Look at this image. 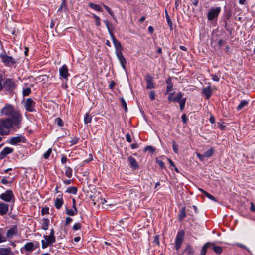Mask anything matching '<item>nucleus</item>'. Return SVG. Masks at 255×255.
Masks as SVG:
<instances>
[{
    "mask_svg": "<svg viewBox=\"0 0 255 255\" xmlns=\"http://www.w3.org/2000/svg\"><path fill=\"white\" fill-rule=\"evenodd\" d=\"M0 199L7 202H13L15 200L14 195L10 190H7L4 193L0 194Z\"/></svg>",
    "mask_w": 255,
    "mask_h": 255,
    "instance_id": "3",
    "label": "nucleus"
},
{
    "mask_svg": "<svg viewBox=\"0 0 255 255\" xmlns=\"http://www.w3.org/2000/svg\"><path fill=\"white\" fill-rule=\"evenodd\" d=\"M126 140L129 143H131L132 142V139H131V138L130 137V135L129 133H127L126 134Z\"/></svg>",
    "mask_w": 255,
    "mask_h": 255,
    "instance_id": "55",
    "label": "nucleus"
},
{
    "mask_svg": "<svg viewBox=\"0 0 255 255\" xmlns=\"http://www.w3.org/2000/svg\"><path fill=\"white\" fill-rule=\"evenodd\" d=\"M128 161L129 162L130 166L131 168L136 169L138 167V164L136 162V159L132 156H129L128 157Z\"/></svg>",
    "mask_w": 255,
    "mask_h": 255,
    "instance_id": "19",
    "label": "nucleus"
},
{
    "mask_svg": "<svg viewBox=\"0 0 255 255\" xmlns=\"http://www.w3.org/2000/svg\"><path fill=\"white\" fill-rule=\"evenodd\" d=\"M149 97L150 98L154 100L155 99V94L154 91H151L149 93Z\"/></svg>",
    "mask_w": 255,
    "mask_h": 255,
    "instance_id": "51",
    "label": "nucleus"
},
{
    "mask_svg": "<svg viewBox=\"0 0 255 255\" xmlns=\"http://www.w3.org/2000/svg\"><path fill=\"white\" fill-rule=\"evenodd\" d=\"M153 242L154 243H155L156 244H157V245H159V240L158 236H155Z\"/></svg>",
    "mask_w": 255,
    "mask_h": 255,
    "instance_id": "60",
    "label": "nucleus"
},
{
    "mask_svg": "<svg viewBox=\"0 0 255 255\" xmlns=\"http://www.w3.org/2000/svg\"><path fill=\"white\" fill-rule=\"evenodd\" d=\"M181 118L182 119L183 122L184 124L186 123L187 121V119L186 118V116L185 114L182 115V116H181Z\"/></svg>",
    "mask_w": 255,
    "mask_h": 255,
    "instance_id": "61",
    "label": "nucleus"
},
{
    "mask_svg": "<svg viewBox=\"0 0 255 255\" xmlns=\"http://www.w3.org/2000/svg\"><path fill=\"white\" fill-rule=\"evenodd\" d=\"M0 113L1 115H5L10 117L13 122L15 123H19L22 119L21 116L19 112L14 109L13 107L10 104H6L1 110Z\"/></svg>",
    "mask_w": 255,
    "mask_h": 255,
    "instance_id": "1",
    "label": "nucleus"
},
{
    "mask_svg": "<svg viewBox=\"0 0 255 255\" xmlns=\"http://www.w3.org/2000/svg\"><path fill=\"white\" fill-rule=\"evenodd\" d=\"M110 36L116 49L115 53L122 52L123 47L121 43L116 39L115 36L112 32H110Z\"/></svg>",
    "mask_w": 255,
    "mask_h": 255,
    "instance_id": "9",
    "label": "nucleus"
},
{
    "mask_svg": "<svg viewBox=\"0 0 255 255\" xmlns=\"http://www.w3.org/2000/svg\"><path fill=\"white\" fill-rule=\"evenodd\" d=\"M211 76L212 77V79L214 81L218 82L219 81V78L216 75L212 74L211 75Z\"/></svg>",
    "mask_w": 255,
    "mask_h": 255,
    "instance_id": "53",
    "label": "nucleus"
},
{
    "mask_svg": "<svg viewBox=\"0 0 255 255\" xmlns=\"http://www.w3.org/2000/svg\"><path fill=\"white\" fill-rule=\"evenodd\" d=\"M65 174L67 177L71 178L72 176L73 171L70 167H65Z\"/></svg>",
    "mask_w": 255,
    "mask_h": 255,
    "instance_id": "28",
    "label": "nucleus"
},
{
    "mask_svg": "<svg viewBox=\"0 0 255 255\" xmlns=\"http://www.w3.org/2000/svg\"><path fill=\"white\" fill-rule=\"evenodd\" d=\"M211 246L210 247H211L212 248V249L214 250V251L217 254H220L222 253V251H223V250H222V247H220V246H216L215 245L214 243H211Z\"/></svg>",
    "mask_w": 255,
    "mask_h": 255,
    "instance_id": "22",
    "label": "nucleus"
},
{
    "mask_svg": "<svg viewBox=\"0 0 255 255\" xmlns=\"http://www.w3.org/2000/svg\"><path fill=\"white\" fill-rule=\"evenodd\" d=\"M104 23H105L106 27L109 32V33H110V32H111L110 31V28L109 26V21L107 20H104Z\"/></svg>",
    "mask_w": 255,
    "mask_h": 255,
    "instance_id": "63",
    "label": "nucleus"
},
{
    "mask_svg": "<svg viewBox=\"0 0 255 255\" xmlns=\"http://www.w3.org/2000/svg\"><path fill=\"white\" fill-rule=\"evenodd\" d=\"M77 212H78V211H77V209H67L66 210V213L69 216H74V215H76L77 213Z\"/></svg>",
    "mask_w": 255,
    "mask_h": 255,
    "instance_id": "31",
    "label": "nucleus"
},
{
    "mask_svg": "<svg viewBox=\"0 0 255 255\" xmlns=\"http://www.w3.org/2000/svg\"><path fill=\"white\" fill-rule=\"evenodd\" d=\"M174 94V92H173V93H169L168 94V99L169 101H172L173 102V96Z\"/></svg>",
    "mask_w": 255,
    "mask_h": 255,
    "instance_id": "56",
    "label": "nucleus"
},
{
    "mask_svg": "<svg viewBox=\"0 0 255 255\" xmlns=\"http://www.w3.org/2000/svg\"><path fill=\"white\" fill-rule=\"evenodd\" d=\"M13 149L10 147L4 148L0 152V159L4 158L7 155L12 153Z\"/></svg>",
    "mask_w": 255,
    "mask_h": 255,
    "instance_id": "17",
    "label": "nucleus"
},
{
    "mask_svg": "<svg viewBox=\"0 0 255 255\" xmlns=\"http://www.w3.org/2000/svg\"><path fill=\"white\" fill-rule=\"evenodd\" d=\"M59 74L61 78L67 80L68 77L69 76L68 69L67 65H63L59 69Z\"/></svg>",
    "mask_w": 255,
    "mask_h": 255,
    "instance_id": "11",
    "label": "nucleus"
},
{
    "mask_svg": "<svg viewBox=\"0 0 255 255\" xmlns=\"http://www.w3.org/2000/svg\"><path fill=\"white\" fill-rule=\"evenodd\" d=\"M25 140L26 139L23 136L20 135L12 137L10 140L9 143L12 145H16L20 142L25 143Z\"/></svg>",
    "mask_w": 255,
    "mask_h": 255,
    "instance_id": "12",
    "label": "nucleus"
},
{
    "mask_svg": "<svg viewBox=\"0 0 255 255\" xmlns=\"http://www.w3.org/2000/svg\"><path fill=\"white\" fill-rule=\"evenodd\" d=\"M211 245H212L211 242H208L204 244L201 251V255H205L207 249L210 248Z\"/></svg>",
    "mask_w": 255,
    "mask_h": 255,
    "instance_id": "25",
    "label": "nucleus"
},
{
    "mask_svg": "<svg viewBox=\"0 0 255 255\" xmlns=\"http://www.w3.org/2000/svg\"><path fill=\"white\" fill-rule=\"evenodd\" d=\"M186 216V213H185V208H183L181 211L180 213L179 214V219L180 220H182L184 218H185Z\"/></svg>",
    "mask_w": 255,
    "mask_h": 255,
    "instance_id": "39",
    "label": "nucleus"
},
{
    "mask_svg": "<svg viewBox=\"0 0 255 255\" xmlns=\"http://www.w3.org/2000/svg\"><path fill=\"white\" fill-rule=\"evenodd\" d=\"M183 98V94L181 92H178L175 96L173 97V102H178L181 101Z\"/></svg>",
    "mask_w": 255,
    "mask_h": 255,
    "instance_id": "27",
    "label": "nucleus"
},
{
    "mask_svg": "<svg viewBox=\"0 0 255 255\" xmlns=\"http://www.w3.org/2000/svg\"><path fill=\"white\" fill-rule=\"evenodd\" d=\"M145 80L147 83V89H152L154 88V84L153 82L152 78L151 76L147 75L145 77Z\"/></svg>",
    "mask_w": 255,
    "mask_h": 255,
    "instance_id": "18",
    "label": "nucleus"
},
{
    "mask_svg": "<svg viewBox=\"0 0 255 255\" xmlns=\"http://www.w3.org/2000/svg\"><path fill=\"white\" fill-rule=\"evenodd\" d=\"M39 246V243L37 241H34L33 242H28L26 243L23 248L27 252H32L38 248Z\"/></svg>",
    "mask_w": 255,
    "mask_h": 255,
    "instance_id": "8",
    "label": "nucleus"
},
{
    "mask_svg": "<svg viewBox=\"0 0 255 255\" xmlns=\"http://www.w3.org/2000/svg\"><path fill=\"white\" fill-rule=\"evenodd\" d=\"M145 151H147V150H149L150 151V152H154L155 151V149L152 147V146H147L145 148Z\"/></svg>",
    "mask_w": 255,
    "mask_h": 255,
    "instance_id": "52",
    "label": "nucleus"
},
{
    "mask_svg": "<svg viewBox=\"0 0 255 255\" xmlns=\"http://www.w3.org/2000/svg\"><path fill=\"white\" fill-rule=\"evenodd\" d=\"M3 81V76L2 75H0V91L1 90L3 87L2 82Z\"/></svg>",
    "mask_w": 255,
    "mask_h": 255,
    "instance_id": "58",
    "label": "nucleus"
},
{
    "mask_svg": "<svg viewBox=\"0 0 255 255\" xmlns=\"http://www.w3.org/2000/svg\"><path fill=\"white\" fill-rule=\"evenodd\" d=\"M202 92L205 94L207 99H209L212 94V90L210 86L202 89Z\"/></svg>",
    "mask_w": 255,
    "mask_h": 255,
    "instance_id": "20",
    "label": "nucleus"
},
{
    "mask_svg": "<svg viewBox=\"0 0 255 255\" xmlns=\"http://www.w3.org/2000/svg\"><path fill=\"white\" fill-rule=\"evenodd\" d=\"M156 163L158 164V165L159 166V167L161 169H163L164 168V163L162 161L159 160H156Z\"/></svg>",
    "mask_w": 255,
    "mask_h": 255,
    "instance_id": "50",
    "label": "nucleus"
},
{
    "mask_svg": "<svg viewBox=\"0 0 255 255\" xmlns=\"http://www.w3.org/2000/svg\"><path fill=\"white\" fill-rule=\"evenodd\" d=\"M9 210V205L0 201V215L6 214Z\"/></svg>",
    "mask_w": 255,
    "mask_h": 255,
    "instance_id": "15",
    "label": "nucleus"
},
{
    "mask_svg": "<svg viewBox=\"0 0 255 255\" xmlns=\"http://www.w3.org/2000/svg\"><path fill=\"white\" fill-rule=\"evenodd\" d=\"M35 102L31 98H27L24 103V106L26 110L29 112L35 111Z\"/></svg>",
    "mask_w": 255,
    "mask_h": 255,
    "instance_id": "7",
    "label": "nucleus"
},
{
    "mask_svg": "<svg viewBox=\"0 0 255 255\" xmlns=\"http://www.w3.org/2000/svg\"><path fill=\"white\" fill-rule=\"evenodd\" d=\"M44 240L41 241L42 248L43 249L47 248L50 244H52L55 242V238L54 236L52 235H44Z\"/></svg>",
    "mask_w": 255,
    "mask_h": 255,
    "instance_id": "6",
    "label": "nucleus"
},
{
    "mask_svg": "<svg viewBox=\"0 0 255 255\" xmlns=\"http://www.w3.org/2000/svg\"><path fill=\"white\" fill-rule=\"evenodd\" d=\"M116 55L118 59V60L120 61V63L122 67V68L125 70L126 69V60L124 57L122 52H118L117 53H116Z\"/></svg>",
    "mask_w": 255,
    "mask_h": 255,
    "instance_id": "16",
    "label": "nucleus"
},
{
    "mask_svg": "<svg viewBox=\"0 0 255 255\" xmlns=\"http://www.w3.org/2000/svg\"><path fill=\"white\" fill-rule=\"evenodd\" d=\"M89 5L91 8L94 9L95 10L101 11L102 10L101 6L99 5L90 3H89Z\"/></svg>",
    "mask_w": 255,
    "mask_h": 255,
    "instance_id": "29",
    "label": "nucleus"
},
{
    "mask_svg": "<svg viewBox=\"0 0 255 255\" xmlns=\"http://www.w3.org/2000/svg\"><path fill=\"white\" fill-rule=\"evenodd\" d=\"M5 231L3 228L0 229V243L4 242L6 241V236H5Z\"/></svg>",
    "mask_w": 255,
    "mask_h": 255,
    "instance_id": "23",
    "label": "nucleus"
},
{
    "mask_svg": "<svg viewBox=\"0 0 255 255\" xmlns=\"http://www.w3.org/2000/svg\"><path fill=\"white\" fill-rule=\"evenodd\" d=\"M78 141V138H75V139H72L71 141V143L72 145H74V144H76L77 143Z\"/></svg>",
    "mask_w": 255,
    "mask_h": 255,
    "instance_id": "64",
    "label": "nucleus"
},
{
    "mask_svg": "<svg viewBox=\"0 0 255 255\" xmlns=\"http://www.w3.org/2000/svg\"><path fill=\"white\" fill-rule=\"evenodd\" d=\"M248 104V101L247 100H242L239 105L238 106L237 109L238 110H240L242 109L243 107L247 106Z\"/></svg>",
    "mask_w": 255,
    "mask_h": 255,
    "instance_id": "30",
    "label": "nucleus"
},
{
    "mask_svg": "<svg viewBox=\"0 0 255 255\" xmlns=\"http://www.w3.org/2000/svg\"><path fill=\"white\" fill-rule=\"evenodd\" d=\"M1 183L3 184L6 185L9 183L10 182L7 180L6 177H3L1 180Z\"/></svg>",
    "mask_w": 255,
    "mask_h": 255,
    "instance_id": "59",
    "label": "nucleus"
},
{
    "mask_svg": "<svg viewBox=\"0 0 255 255\" xmlns=\"http://www.w3.org/2000/svg\"><path fill=\"white\" fill-rule=\"evenodd\" d=\"M120 100H121V102L122 105L123 107L124 108L125 111H127L128 107H127V105L126 101L124 100V99L123 98H121Z\"/></svg>",
    "mask_w": 255,
    "mask_h": 255,
    "instance_id": "47",
    "label": "nucleus"
},
{
    "mask_svg": "<svg viewBox=\"0 0 255 255\" xmlns=\"http://www.w3.org/2000/svg\"><path fill=\"white\" fill-rule=\"evenodd\" d=\"M55 123L60 127L63 126V123L62 119L60 118H57L55 119Z\"/></svg>",
    "mask_w": 255,
    "mask_h": 255,
    "instance_id": "46",
    "label": "nucleus"
},
{
    "mask_svg": "<svg viewBox=\"0 0 255 255\" xmlns=\"http://www.w3.org/2000/svg\"><path fill=\"white\" fill-rule=\"evenodd\" d=\"M180 104V108L181 110H182L185 106V102H186V98H183L181 101L178 102Z\"/></svg>",
    "mask_w": 255,
    "mask_h": 255,
    "instance_id": "45",
    "label": "nucleus"
},
{
    "mask_svg": "<svg viewBox=\"0 0 255 255\" xmlns=\"http://www.w3.org/2000/svg\"><path fill=\"white\" fill-rule=\"evenodd\" d=\"M0 255H10V248H0Z\"/></svg>",
    "mask_w": 255,
    "mask_h": 255,
    "instance_id": "24",
    "label": "nucleus"
},
{
    "mask_svg": "<svg viewBox=\"0 0 255 255\" xmlns=\"http://www.w3.org/2000/svg\"><path fill=\"white\" fill-rule=\"evenodd\" d=\"M4 87L6 90L11 91L14 89L15 84L13 80L11 79H6L4 83Z\"/></svg>",
    "mask_w": 255,
    "mask_h": 255,
    "instance_id": "14",
    "label": "nucleus"
},
{
    "mask_svg": "<svg viewBox=\"0 0 255 255\" xmlns=\"http://www.w3.org/2000/svg\"><path fill=\"white\" fill-rule=\"evenodd\" d=\"M67 161V158L66 156L65 155H63L62 156L61 160L62 164H65L66 163Z\"/></svg>",
    "mask_w": 255,
    "mask_h": 255,
    "instance_id": "57",
    "label": "nucleus"
},
{
    "mask_svg": "<svg viewBox=\"0 0 255 255\" xmlns=\"http://www.w3.org/2000/svg\"><path fill=\"white\" fill-rule=\"evenodd\" d=\"M19 123L13 122L10 119H7L0 121V134L6 135L9 132V128L13 125H17Z\"/></svg>",
    "mask_w": 255,
    "mask_h": 255,
    "instance_id": "2",
    "label": "nucleus"
},
{
    "mask_svg": "<svg viewBox=\"0 0 255 255\" xmlns=\"http://www.w3.org/2000/svg\"><path fill=\"white\" fill-rule=\"evenodd\" d=\"M200 190L202 192L204 193V194L206 195V196L207 197H208L209 199H211V200H213V201H217V200H216V199H215V198L213 196H212V195H211V194H209L208 193H207V192H205V191H203V190L202 189H200Z\"/></svg>",
    "mask_w": 255,
    "mask_h": 255,
    "instance_id": "37",
    "label": "nucleus"
},
{
    "mask_svg": "<svg viewBox=\"0 0 255 255\" xmlns=\"http://www.w3.org/2000/svg\"><path fill=\"white\" fill-rule=\"evenodd\" d=\"M17 233V227L15 226L9 228L6 233V237L8 239H11Z\"/></svg>",
    "mask_w": 255,
    "mask_h": 255,
    "instance_id": "13",
    "label": "nucleus"
},
{
    "mask_svg": "<svg viewBox=\"0 0 255 255\" xmlns=\"http://www.w3.org/2000/svg\"><path fill=\"white\" fill-rule=\"evenodd\" d=\"M82 227V225L80 223H75L73 226V230L74 231H77L80 230Z\"/></svg>",
    "mask_w": 255,
    "mask_h": 255,
    "instance_id": "43",
    "label": "nucleus"
},
{
    "mask_svg": "<svg viewBox=\"0 0 255 255\" xmlns=\"http://www.w3.org/2000/svg\"><path fill=\"white\" fill-rule=\"evenodd\" d=\"M172 148L174 151V152L175 153H178V145L176 143L175 141H172Z\"/></svg>",
    "mask_w": 255,
    "mask_h": 255,
    "instance_id": "40",
    "label": "nucleus"
},
{
    "mask_svg": "<svg viewBox=\"0 0 255 255\" xmlns=\"http://www.w3.org/2000/svg\"><path fill=\"white\" fill-rule=\"evenodd\" d=\"M104 7L105 8V9L107 11V12L112 16L114 17V15L113 13V12L111 10L110 8L106 6V5H103Z\"/></svg>",
    "mask_w": 255,
    "mask_h": 255,
    "instance_id": "49",
    "label": "nucleus"
},
{
    "mask_svg": "<svg viewBox=\"0 0 255 255\" xmlns=\"http://www.w3.org/2000/svg\"><path fill=\"white\" fill-rule=\"evenodd\" d=\"M184 237V232L183 230L179 231L176 235L175 239V248L176 250H178L183 242Z\"/></svg>",
    "mask_w": 255,
    "mask_h": 255,
    "instance_id": "4",
    "label": "nucleus"
},
{
    "mask_svg": "<svg viewBox=\"0 0 255 255\" xmlns=\"http://www.w3.org/2000/svg\"><path fill=\"white\" fill-rule=\"evenodd\" d=\"M196 155H197V156L198 157V158L201 161H203L204 159V158L205 157V156H204V154H200L199 153H197Z\"/></svg>",
    "mask_w": 255,
    "mask_h": 255,
    "instance_id": "54",
    "label": "nucleus"
},
{
    "mask_svg": "<svg viewBox=\"0 0 255 255\" xmlns=\"http://www.w3.org/2000/svg\"><path fill=\"white\" fill-rule=\"evenodd\" d=\"M31 89L29 87H27L23 89V96H27L29 95L31 93Z\"/></svg>",
    "mask_w": 255,
    "mask_h": 255,
    "instance_id": "41",
    "label": "nucleus"
},
{
    "mask_svg": "<svg viewBox=\"0 0 255 255\" xmlns=\"http://www.w3.org/2000/svg\"><path fill=\"white\" fill-rule=\"evenodd\" d=\"M91 120H92V116L90 115H89L88 113H86L85 115L84 118V123L85 124L89 123L91 122Z\"/></svg>",
    "mask_w": 255,
    "mask_h": 255,
    "instance_id": "34",
    "label": "nucleus"
},
{
    "mask_svg": "<svg viewBox=\"0 0 255 255\" xmlns=\"http://www.w3.org/2000/svg\"><path fill=\"white\" fill-rule=\"evenodd\" d=\"M72 221V218H71L70 217H67L66 218L65 223L66 224H69Z\"/></svg>",
    "mask_w": 255,
    "mask_h": 255,
    "instance_id": "62",
    "label": "nucleus"
},
{
    "mask_svg": "<svg viewBox=\"0 0 255 255\" xmlns=\"http://www.w3.org/2000/svg\"><path fill=\"white\" fill-rule=\"evenodd\" d=\"M185 251L189 255H193L194 253L193 249L189 245H188L187 246V247Z\"/></svg>",
    "mask_w": 255,
    "mask_h": 255,
    "instance_id": "35",
    "label": "nucleus"
},
{
    "mask_svg": "<svg viewBox=\"0 0 255 255\" xmlns=\"http://www.w3.org/2000/svg\"><path fill=\"white\" fill-rule=\"evenodd\" d=\"M214 153V149L212 148L208 150L204 153V156L205 157H209L213 155Z\"/></svg>",
    "mask_w": 255,
    "mask_h": 255,
    "instance_id": "38",
    "label": "nucleus"
},
{
    "mask_svg": "<svg viewBox=\"0 0 255 255\" xmlns=\"http://www.w3.org/2000/svg\"><path fill=\"white\" fill-rule=\"evenodd\" d=\"M166 83L168 84L167 86V92H169L171 91L173 88V84L171 82L170 79H168L167 80Z\"/></svg>",
    "mask_w": 255,
    "mask_h": 255,
    "instance_id": "36",
    "label": "nucleus"
},
{
    "mask_svg": "<svg viewBox=\"0 0 255 255\" xmlns=\"http://www.w3.org/2000/svg\"><path fill=\"white\" fill-rule=\"evenodd\" d=\"M49 223V221L48 219H44L42 224V228L44 230H47L48 228Z\"/></svg>",
    "mask_w": 255,
    "mask_h": 255,
    "instance_id": "32",
    "label": "nucleus"
},
{
    "mask_svg": "<svg viewBox=\"0 0 255 255\" xmlns=\"http://www.w3.org/2000/svg\"><path fill=\"white\" fill-rule=\"evenodd\" d=\"M221 11L220 7L211 9L208 14V19L209 20H212L216 18Z\"/></svg>",
    "mask_w": 255,
    "mask_h": 255,
    "instance_id": "10",
    "label": "nucleus"
},
{
    "mask_svg": "<svg viewBox=\"0 0 255 255\" xmlns=\"http://www.w3.org/2000/svg\"><path fill=\"white\" fill-rule=\"evenodd\" d=\"M165 17H166V19L167 22L168 23V24L170 26V30H172L173 27H172V21H171V19L170 18V17H169L166 10H165Z\"/></svg>",
    "mask_w": 255,
    "mask_h": 255,
    "instance_id": "33",
    "label": "nucleus"
},
{
    "mask_svg": "<svg viewBox=\"0 0 255 255\" xmlns=\"http://www.w3.org/2000/svg\"><path fill=\"white\" fill-rule=\"evenodd\" d=\"M52 152V149L49 148L48 150L43 154V157L45 159H48Z\"/></svg>",
    "mask_w": 255,
    "mask_h": 255,
    "instance_id": "44",
    "label": "nucleus"
},
{
    "mask_svg": "<svg viewBox=\"0 0 255 255\" xmlns=\"http://www.w3.org/2000/svg\"><path fill=\"white\" fill-rule=\"evenodd\" d=\"M66 2L65 0H63L62 3H61L60 7L58 9V11H62L63 9H66Z\"/></svg>",
    "mask_w": 255,
    "mask_h": 255,
    "instance_id": "48",
    "label": "nucleus"
},
{
    "mask_svg": "<svg viewBox=\"0 0 255 255\" xmlns=\"http://www.w3.org/2000/svg\"><path fill=\"white\" fill-rule=\"evenodd\" d=\"M0 57L2 62H3L6 66H10L16 63V61L12 57L7 55L5 53H1L0 55Z\"/></svg>",
    "mask_w": 255,
    "mask_h": 255,
    "instance_id": "5",
    "label": "nucleus"
},
{
    "mask_svg": "<svg viewBox=\"0 0 255 255\" xmlns=\"http://www.w3.org/2000/svg\"><path fill=\"white\" fill-rule=\"evenodd\" d=\"M66 192L70 194H76L77 188L75 186L69 187L66 190Z\"/></svg>",
    "mask_w": 255,
    "mask_h": 255,
    "instance_id": "26",
    "label": "nucleus"
},
{
    "mask_svg": "<svg viewBox=\"0 0 255 255\" xmlns=\"http://www.w3.org/2000/svg\"><path fill=\"white\" fill-rule=\"evenodd\" d=\"M63 204L62 197L61 195H59L55 201V206L57 209H59L62 207Z\"/></svg>",
    "mask_w": 255,
    "mask_h": 255,
    "instance_id": "21",
    "label": "nucleus"
},
{
    "mask_svg": "<svg viewBox=\"0 0 255 255\" xmlns=\"http://www.w3.org/2000/svg\"><path fill=\"white\" fill-rule=\"evenodd\" d=\"M93 16L95 18L96 26H100L101 25L100 18L94 14H93Z\"/></svg>",
    "mask_w": 255,
    "mask_h": 255,
    "instance_id": "42",
    "label": "nucleus"
}]
</instances>
